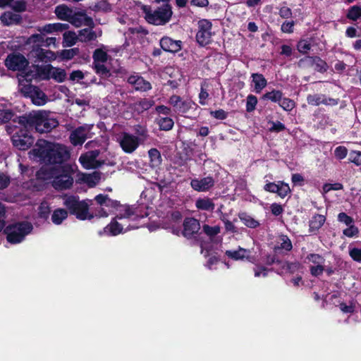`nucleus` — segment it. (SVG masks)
I'll return each mask as SVG.
<instances>
[{
	"instance_id": "f257e3e1",
	"label": "nucleus",
	"mask_w": 361,
	"mask_h": 361,
	"mask_svg": "<svg viewBox=\"0 0 361 361\" xmlns=\"http://www.w3.org/2000/svg\"><path fill=\"white\" fill-rule=\"evenodd\" d=\"M49 114L44 110L32 111L18 116V123L25 128H35L39 133H49L59 124Z\"/></svg>"
},
{
	"instance_id": "f03ea898",
	"label": "nucleus",
	"mask_w": 361,
	"mask_h": 361,
	"mask_svg": "<svg viewBox=\"0 0 361 361\" xmlns=\"http://www.w3.org/2000/svg\"><path fill=\"white\" fill-rule=\"evenodd\" d=\"M36 155L47 164H60L68 160L70 153L66 146L57 144L47 142L44 146L37 149Z\"/></svg>"
},
{
	"instance_id": "7ed1b4c3",
	"label": "nucleus",
	"mask_w": 361,
	"mask_h": 361,
	"mask_svg": "<svg viewBox=\"0 0 361 361\" xmlns=\"http://www.w3.org/2000/svg\"><path fill=\"white\" fill-rule=\"evenodd\" d=\"M204 175L202 178H193L190 181V185L194 190L197 192H207L214 187L215 182L218 180L220 166L212 161H205L203 164Z\"/></svg>"
},
{
	"instance_id": "20e7f679",
	"label": "nucleus",
	"mask_w": 361,
	"mask_h": 361,
	"mask_svg": "<svg viewBox=\"0 0 361 361\" xmlns=\"http://www.w3.org/2000/svg\"><path fill=\"white\" fill-rule=\"evenodd\" d=\"M141 10L145 15L146 21L154 25H164L168 23L173 16L171 4L161 5L152 10L149 5H142Z\"/></svg>"
},
{
	"instance_id": "39448f33",
	"label": "nucleus",
	"mask_w": 361,
	"mask_h": 361,
	"mask_svg": "<svg viewBox=\"0 0 361 361\" xmlns=\"http://www.w3.org/2000/svg\"><path fill=\"white\" fill-rule=\"evenodd\" d=\"M63 205L66 207L68 214L75 216L79 220H91L94 217L93 214L89 212L90 204L87 202L91 200L80 201L77 195H66L63 198Z\"/></svg>"
},
{
	"instance_id": "423d86ee",
	"label": "nucleus",
	"mask_w": 361,
	"mask_h": 361,
	"mask_svg": "<svg viewBox=\"0 0 361 361\" xmlns=\"http://www.w3.org/2000/svg\"><path fill=\"white\" fill-rule=\"evenodd\" d=\"M136 208L133 206H126L124 212H120L113 218L111 222L106 225L102 231H99V235H106L107 236H116L123 233V227L118 220L123 219H130L132 220H137L140 218L135 212Z\"/></svg>"
},
{
	"instance_id": "0eeeda50",
	"label": "nucleus",
	"mask_w": 361,
	"mask_h": 361,
	"mask_svg": "<svg viewBox=\"0 0 361 361\" xmlns=\"http://www.w3.org/2000/svg\"><path fill=\"white\" fill-rule=\"evenodd\" d=\"M32 229L33 226L30 222L19 221L4 226V233L9 243L18 244L21 243Z\"/></svg>"
},
{
	"instance_id": "6e6552de",
	"label": "nucleus",
	"mask_w": 361,
	"mask_h": 361,
	"mask_svg": "<svg viewBox=\"0 0 361 361\" xmlns=\"http://www.w3.org/2000/svg\"><path fill=\"white\" fill-rule=\"evenodd\" d=\"M75 168L69 164H65L56 166L54 180L51 185L56 190H64L70 189L73 185V174Z\"/></svg>"
},
{
	"instance_id": "1a4fd4ad",
	"label": "nucleus",
	"mask_w": 361,
	"mask_h": 361,
	"mask_svg": "<svg viewBox=\"0 0 361 361\" xmlns=\"http://www.w3.org/2000/svg\"><path fill=\"white\" fill-rule=\"evenodd\" d=\"M202 231L207 238V241L202 240L200 242L201 252L203 253L204 250L207 251L209 254V251L213 249L218 250L219 247H222L223 238L219 235L220 233V227L219 226H211L207 224H204L202 226Z\"/></svg>"
},
{
	"instance_id": "9d476101",
	"label": "nucleus",
	"mask_w": 361,
	"mask_h": 361,
	"mask_svg": "<svg viewBox=\"0 0 361 361\" xmlns=\"http://www.w3.org/2000/svg\"><path fill=\"white\" fill-rule=\"evenodd\" d=\"M168 103L173 107L175 113L189 117V114L192 110H196L197 105L191 99H183L178 95L173 94L169 99Z\"/></svg>"
},
{
	"instance_id": "9b49d317",
	"label": "nucleus",
	"mask_w": 361,
	"mask_h": 361,
	"mask_svg": "<svg viewBox=\"0 0 361 361\" xmlns=\"http://www.w3.org/2000/svg\"><path fill=\"white\" fill-rule=\"evenodd\" d=\"M13 146L20 150H27L34 143L35 139L27 128L20 129L11 138Z\"/></svg>"
},
{
	"instance_id": "f8f14e48",
	"label": "nucleus",
	"mask_w": 361,
	"mask_h": 361,
	"mask_svg": "<svg viewBox=\"0 0 361 361\" xmlns=\"http://www.w3.org/2000/svg\"><path fill=\"white\" fill-rule=\"evenodd\" d=\"M212 23L206 19H202L198 22V31L196 34L197 42L201 46H205L210 43L212 37Z\"/></svg>"
},
{
	"instance_id": "ddd939ff",
	"label": "nucleus",
	"mask_w": 361,
	"mask_h": 361,
	"mask_svg": "<svg viewBox=\"0 0 361 361\" xmlns=\"http://www.w3.org/2000/svg\"><path fill=\"white\" fill-rule=\"evenodd\" d=\"M29 62L27 59L21 54L11 53L9 54L6 60V67L13 71H21L25 69Z\"/></svg>"
},
{
	"instance_id": "4468645a",
	"label": "nucleus",
	"mask_w": 361,
	"mask_h": 361,
	"mask_svg": "<svg viewBox=\"0 0 361 361\" xmlns=\"http://www.w3.org/2000/svg\"><path fill=\"white\" fill-rule=\"evenodd\" d=\"M263 189L266 192L276 193L282 199L291 192L289 185L283 180H279L277 183L267 182L264 185Z\"/></svg>"
},
{
	"instance_id": "2eb2a0df",
	"label": "nucleus",
	"mask_w": 361,
	"mask_h": 361,
	"mask_svg": "<svg viewBox=\"0 0 361 361\" xmlns=\"http://www.w3.org/2000/svg\"><path fill=\"white\" fill-rule=\"evenodd\" d=\"M119 143L121 147L126 153L130 154L138 147L140 140L137 136L123 132L121 134Z\"/></svg>"
},
{
	"instance_id": "dca6fc26",
	"label": "nucleus",
	"mask_w": 361,
	"mask_h": 361,
	"mask_svg": "<svg viewBox=\"0 0 361 361\" xmlns=\"http://www.w3.org/2000/svg\"><path fill=\"white\" fill-rule=\"evenodd\" d=\"M94 200L98 205L107 207L109 209L118 210L119 213L124 212L125 207L126 206L121 204L119 201L112 200L109 197L108 195L104 194H99L96 195L94 198ZM109 212H111V210H109Z\"/></svg>"
},
{
	"instance_id": "f3484780",
	"label": "nucleus",
	"mask_w": 361,
	"mask_h": 361,
	"mask_svg": "<svg viewBox=\"0 0 361 361\" xmlns=\"http://www.w3.org/2000/svg\"><path fill=\"white\" fill-rule=\"evenodd\" d=\"M127 82L134 87L135 91L147 92L152 88L151 83L137 73L130 75Z\"/></svg>"
},
{
	"instance_id": "a211bd4d",
	"label": "nucleus",
	"mask_w": 361,
	"mask_h": 361,
	"mask_svg": "<svg viewBox=\"0 0 361 361\" xmlns=\"http://www.w3.org/2000/svg\"><path fill=\"white\" fill-rule=\"evenodd\" d=\"M161 48L166 52L177 53L181 50L183 42L175 40L170 37L164 36L159 42Z\"/></svg>"
},
{
	"instance_id": "6ab92c4d",
	"label": "nucleus",
	"mask_w": 361,
	"mask_h": 361,
	"mask_svg": "<svg viewBox=\"0 0 361 361\" xmlns=\"http://www.w3.org/2000/svg\"><path fill=\"white\" fill-rule=\"evenodd\" d=\"M200 229V224L198 220L195 218H185L183 221V231L182 233L184 237L191 238L195 234H197Z\"/></svg>"
},
{
	"instance_id": "aec40b11",
	"label": "nucleus",
	"mask_w": 361,
	"mask_h": 361,
	"mask_svg": "<svg viewBox=\"0 0 361 361\" xmlns=\"http://www.w3.org/2000/svg\"><path fill=\"white\" fill-rule=\"evenodd\" d=\"M75 27H80L82 25L92 27L94 25L93 20L91 17L87 16L84 12H77L72 13L68 21Z\"/></svg>"
},
{
	"instance_id": "412c9836",
	"label": "nucleus",
	"mask_w": 361,
	"mask_h": 361,
	"mask_svg": "<svg viewBox=\"0 0 361 361\" xmlns=\"http://www.w3.org/2000/svg\"><path fill=\"white\" fill-rule=\"evenodd\" d=\"M307 102L308 104L312 106H319L321 104L325 105H336L338 102L333 98L327 99L324 94H308L307 97Z\"/></svg>"
},
{
	"instance_id": "4be33fe9",
	"label": "nucleus",
	"mask_w": 361,
	"mask_h": 361,
	"mask_svg": "<svg viewBox=\"0 0 361 361\" xmlns=\"http://www.w3.org/2000/svg\"><path fill=\"white\" fill-rule=\"evenodd\" d=\"M56 166H42L35 174L36 178L39 180H54L55 172Z\"/></svg>"
},
{
	"instance_id": "5701e85b",
	"label": "nucleus",
	"mask_w": 361,
	"mask_h": 361,
	"mask_svg": "<svg viewBox=\"0 0 361 361\" xmlns=\"http://www.w3.org/2000/svg\"><path fill=\"white\" fill-rule=\"evenodd\" d=\"M30 97L32 103L37 106H42L47 102L46 94L38 87L33 86L30 91Z\"/></svg>"
},
{
	"instance_id": "b1692460",
	"label": "nucleus",
	"mask_w": 361,
	"mask_h": 361,
	"mask_svg": "<svg viewBox=\"0 0 361 361\" xmlns=\"http://www.w3.org/2000/svg\"><path fill=\"white\" fill-rule=\"evenodd\" d=\"M86 139L85 128L83 126L75 128L72 131L70 135V140L75 146L82 145L85 142Z\"/></svg>"
},
{
	"instance_id": "393cba45",
	"label": "nucleus",
	"mask_w": 361,
	"mask_h": 361,
	"mask_svg": "<svg viewBox=\"0 0 361 361\" xmlns=\"http://www.w3.org/2000/svg\"><path fill=\"white\" fill-rule=\"evenodd\" d=\"M326 221V216L324 215L316 214L309 221V232L315 233L317 232L324 224Z\"/></svg>"
},
{
	"instance_id": "a878e982",
	"label": "nucleus",
	"mask_w": 361,
	"mask_h": 361,
	"mask_svg": "<svg viewBox=\"0 0 361 361\" xmlns=\"http://www.w3.org/2000/svg\"><path fill=\"white\" fill-rule=\"evenodd\" d=\"M0 20L4 25H18L22 22V17L19 14L6 11L1 16Z\"/></svg>"
},
{
	"instance_id": "bb28decb",
	"label": "nucleus",
	"mask_w": 361,
	"mask_h": 361,
	"mask_svg": "<svg viewBox=\"0 0 361 361\" xmlns=\"http://www.w3.org/2000/svg\"><path fill=\"white\" fill-rule=\"evenodd\" d=\"M35 69V76L41 80H49L51 78V71L54 67L51 64L45 66L36 65L34 66Z\"/></svg>"
},
{
	"instance_id": "cd10ccee",
	"label": "nucleus",
	"mask_w": 361,
	"mask_h": 361,
	"mask_svg": "<svg viewBox=\"0 0 361 361\" xmlns=\"http://www.w3.org/2000/svg\"><path fill=\"white\" fill-rule=\"evenodd\" d=\"M250 251L249 250L239 247L237 250H227V257L234 260L247 259L251 261Z\"/></svg>"
},
{
	"instance_id": "c85d7f7f",
	"label": "nucleus",
	"mask_w": 361,
	"mask_h": 361,
	"mask_svg": "<svg viewBox=\"0 0 361 361\" xmlns=\"http://www.w3.org/2000/svg\"><path fill=\"white\" fill-rule=\"evenodd\" d=\"M99 154V150H92L87 153L82 154L79 158V161L85 169H90L92 162L98 157Z\"/></svg>"
},
{
	"instance_id": "c756f323",
	"label": "nucleus",
	"mask_w": 361,
	"mask_h": 361,
	"mask_svg": "<svg viewBox=\"0 0 361 361\" xmlns=\"http://www.w3.org/2000/svg\"><path fill=\"white\" fill-rule=\"evenodd\" d=\"M40 47H37L32 49L33 53H35V56L42 62H47L49 61L53 60L55 58L54 53L50 50H45Z\"/></svg>"
},
{
	"instance_id": "7c9ffc66",
	"label": "nucleus",
	"mask_w": 361,
	"mask_h": 361,
	"mask_svg": "<svg viewBox=\"0 0 361 361\" xmlns=\"http://www.w3.org/2000/svg\"><path fill=\"white\" fill-rule=\"evenodd\" d=\"M212 90V85L206 80L201 83L200 92L199 93V103L201 105H206L208 104L209 98V92Z\"/></svg>"
},
{
	"instance_id": "2f4dec72",
	"label": "nucleus",
	"mask_w": 361,
	"mask_h": 361,
	"mask_svg": "<svg viewBox=\"0 0 361 361\" xmlns=\"http://www.w3.org/2000/svg\"><path fill=\"white\" fill-rule=\"evenodd\" d=\"M281 243L279 245H275L273 248L274 252L279 254L281 250L290 252L293 249V245L290 239L286 235H281L279 236Z\"/></svg>"
},
{
	"instance_id": "473e14b6",
	"label": "nucleus",
	"mask_w": 361,
	"mask_h": 361,
	"mask_svg": "<svg viewBox=\"0 0 361 361\" xmlns=\"http://www.w3.org/2000/svg\"><path fill=\"white\" fill-rule=\"evenodd\" d=\"M97 37L96 32L91 28H84L78 31V38L82 42H88L94 40Z\"/></svg>"
},
{
	"instance_id": "72a5a7b5",
	"label": "nucleus",
	"mask_w": 361,
	"mask_h": 361,
	"mask_svg": "<svg viewBox=\"0 0 361 361\" xmlns=\"http://www.w3.org/2000/svg\"><path fill=\"white\" fill-rule=\"evenodd\" d=\"M55 13L58 18L62 20L69 21L73 11L66 5H60L56 7Z\"/></svg>"
},
{
	"instance_id": "f704fd0d",
	"label": "nucleus",
	"mask_w": 361,
	"mask_h": 361,
	"mask_svg": "<svg viewBox=\"0 0 361 361\" xmlns=\"http://www.w3.org/2000/svg\"><path fill=\"white\" fill-rule=\"evenodd\" d=\"M221 247H219L218 250L213 249L211 251H209V254L207 253L206 250H204V252L202 254L204 255L205 257H209L207 264L209 269H212V267L214 264H216L221 259V255L219 253V251H220L221 253L223 251L221 250Z\"/></svg>"
},
{
	"instance_id": "c9c22d12",
	"label": "nucleus",
	"mask_w": 361,
	"mask_h": 361,
	"mask_svg": "<svg viewBox=\"0 0 361 361\" xmlns=\"http://www.w3.org/2000/svg\"><path fill=\"white\" fill-rule=\"evenodd\" d=\"M252 77V82L255 84V90L257 93H259L267 86V80L264 75L260 73H253Z\"/></svg>"
},
{
	"instance_id": "e433bc0d",
	"label": "nucleus",
	"mask_w": 361,
	"mask_h": 361,
	"mask_svg": "<svg viewBox=\"0 0 361 361\" xmlns=\"http://www.w3.org/2000/svg\"><path fill=\"white\" fill-rule=\"evenodd\" d=\"M92 68L102 79H109L112 75L110 69L104 63H95L92 65Z\"/></svg>"
},
{
	"instance_id": "4c0bfd02",
	"label": "nucleus",
	"mask_w": 361,
	"mask_h": 361,
	"mask_svg": "<svg viewBox=\"0 0 361 361\" xmlns=\"http://www.w3.org/2000/svg\"><path fill=\"white\" fill-rule=\"evenodd\" d=\"M68 217V211L66 209L59 208L54 211L51 221L56 225H60Z\"/></svg>"
},
{
	"instance_id": "58836bf2",
	"label": "nucleus",
	"mask_w": 361,
	"mask_h": 361,
	"mask_svg": "<svg viewBox=\"0 0 361 361\" xmlns=\"http://www.w3.org/2000/svg\"><path fill=\"white\" fill-rule=\"evenodd\" d=\"M238 216L240 221L247 226L251 228H256L259 226L258 221L255 220L246 212L239 213Z\"/></svg>"
},
{
	"instance_id": "ea45409f",
	"label": "nucleus",
	"mask_w": 361,
	"mask_h": 361,
	"mask_svg": "<svg viewBox=\"0 0 361 361\" xmlns=\"http://www.w3.org/2000/svg\"><path fill=\"white\" fill-rule=\"evenodd\" d=\"M195 206L198 209L204 211H213L214 204L209 198H199L196 200Z\"/></svg>"
},
{
	"instance_id": "a19ab883",
	"label": "nucleus",
	"mask_w": 361,
	"mask_h": 361,
	"mask_svg": "<svg viewBox=\"0 0 361 361\" xmlns=\"http://www.w3.org/2000/svg\"><path fill=\"white\" fill-rule=\"evenodd\" d=\"M283 95V94L281 90L274 89L270 92H266L262 96V99L264 100H270L272 102L279 104V102L281 101Z\"/></svg>"
},
{
	"instance_id": "79ce46f5",
	"label": "nucleus",
	"mask_w": 361,
	"mask_h": 361,
	"mask_svg": "<svg viewBox=\"0 0 361 361\" xmlns=\"http://www.w3.org/2000/svg\"><path fill=\"white\" fill-rule=\"evenodd\" d=\"M157 123L158 124L159 129L164 131L171 130L174 126L173 120L168 116L157 118Z\"/></svg>"
},
{
	"instance_id": "37998d69",
	"label": "nucleus",
	"mask_w": 361,
	"mask_h": 361,
	"mask_svg": "<svg viewBox=\"0 0 361 361\" xmlns=\"http://www.w3.org/2000/svg\"><path fill=\"white\" fill-rule=\"evenodd\" d=\"M150 159V165L152 167L159 166L162 161L160 152L156 148H152L148 152Z\"/></svg>"
},
{
	"instance_id": "c03bdc74",
	"label": "nucleus",
	"mask_w": 361,
	"mask_h": 361,
	"mask_svg": "<svg viewBox=\"0 0 361 361\" xmlns=\"http://www.w3.org/2000/svg\"><path fill=\"white\" fill-rule=\"evenodd\" d=\"M108 54L102 49H96L92 54L93 63H104L108 60Z\"/></svg>"
},
{
	"instance_id": "a18cd8bd",
	"label": "nucleus",
	"mask_w": 361,
	"mask_h": 361,
	"mask_svg": "<svg viewBox=\"0 0 361 361\" xmlns=\"http://www.w3.org/2000/svg\"><path fill=\"white\" fill-rule=\"evenodd\" d=\"M346 18L353 21H357L361 18V5H354L348 9Z\"/></svg>"
},
{
	"instance_id": "49530a36",
	"label": "nucleus",
	"mask_w": 361,
	"mask_h": 361,
	"mask_svg": "<svg viewBox=\"0 0 361 361\" xmlns=\"http://www.w3.org/2000/svg\"><path fill=\"white\" fill-rule=\"evenodd\" d=\"M44 37L45 35L42 32L39 34H33L28 37L27 43L32 44L33 49L42 47Z\"/></svg>"
},
{
	"instance_id": "de8ad7c7",
	"label": "nucleus",
	"mask_w": 361,
	"mask_h": 361,
	"mask_svg": "<svg viewBox=\"0 0 361 361\" xmlns=\"http://www.w3.org/2000/svg\"><path fill=\"white\" fill-rule=\"evenodd\" d=\"M314 61V69L315 71L324 73H326L329 68L327 63L318 56H315Z\"/></svg>"
},
{
	"instance_id": "09e8293b",
	"label": "nucleus",
	"mask_w": 361,
	"mask_h": 361,
	"mask_svg": "<svg viewBox=\"0 0 361 361\" xmlns=\"http://www.w3.org/2000/svg\"><path fill=\"white\" fill-rule=\"evenodd\" d=\"M281 266L283 269H285L288 273L291 274L298 272L300 269H302V265L298 262H283Z\"/></svg>"
},
{
	"instance_id": "8fccbe9b",
	"label": "nucleus",
	"mask_w": 361,
	"mask_h": 361,
	"mask_svg": "<svg viewBox=\"0 0 361 361\" xmlns=\"http://www.w3.org/2000/svg\"><path fill=\"white\" fill-rule=\"evenodd\" d=\"M51 78H53L57 82H63L66 78V71L59 68H54L51 71Z\"/></svg>"
},
{
	"instance_id": "3c124183",
	"label": "nucleus",
	"mask_w": 361,
	"mask_h": 361,
	"mask_svg": "<svg viewBox=\"0 0 361 361\" xmlns=\"http://www.w3.org/2000/svg\"><path fill=\"white\" fill-rule=\"evenodd\" d=\"M262 261L267 266H271L274 264L281 265L283 263V261L278 257V254L275 252L274 254L266 255L263 257Z\"/></svg>"
},
{
	"instance_id": "603ef678",
	"label": "nucleus",
	"mask_w": 361,
	"mask_h": 361,
	"mask_svg": "<svg viewBox=\"0 0 361 361\" xmlns=\"http://www.w3.org/2000/svg\"><path fill=\"white\" fill-rule=\"evenodd\" d=\"M77 39H78V36L75 35L74 32L68 31L65 32L63 34V42L66 44L65 47H72L75 43Z\"/></svg>"
},
{
	"instance_id": "864d4df0",
	"label": "nucleus",
	"mask_w": 361,
	"mask_h": 361,
	"mask_svg": "<svg viewBox=\"0 0 361 361\" xmlns=\"http://www.w3.org/2000/svg\"><path fill=\"white\" fill-rule=\"evenodd\" d=\"M312 48V44L307 39H300L297 44L298 51L302 54H307Z\"/></svg>"
},
{
	"instance_id": "5fc2aeb1",
	"label": "nucleus",
	"mask_w": 361,
	"mask_h": 361,
	"mask_svg": "<svg viewBox=\"0 0 361 361\" xmlns=\"http://www.w3.org/2000/svg\"><path fill=\"white\" fill-rule=\"evenodd\" d=\"M279 105L286 111H292L295 106V102L287 97H282L281 101L279 102Z\"/></svg>"
},
{
	"instance_id": "6e6d98bb",
	"label": "nucleus",
	"mask_w": 361,
	"mask_h": 361,
	"mask_svg": "<svg viewBox=\"0 0 361 361\" xmlns=\"http://www.w3.org/2000/svg\"><path fill=\"white\" fill-rule=\"evenodd\" d=\"M13 116L14 113L11 109H0V123H8Z\"/></svg>"
},
{
	"instance_id": "4d7b16f0",
	"label": "nucleus",
	"mask_w": 361,
	"mask_h": 361,
	"mask_svg": "<svg viewBox=\"0 0 361 361\" xmlns=\"http://www.w3.org/2000/svg\"><path fill=\"white\" fill-rule=\"evenodd\" d=\"M79 54L78 48H73L70 49H63L61 53V57L63 60H71L75 56Z\"/></svg>"
},
{
	"instance_id": "13d9d810",
	"label": "nucleus",
	"mask_w": 361,
	"mask_h": 361,
	"mask_svg": "<svg viewBox=\"0 0 361 361\" xmlns=\"http://www.w3.org/2000/svg\"><path fill=\"white\" fill-rule=\"evenodd\" d=\"M257 104V97L253 95V94H249L247 97L246 111L247 112L253 111L255 109V108H256Z\"/></svg>"
},
{
	"instance_id": "bf43d9fd",
	"label": "nucleus",
	"mask_w": 361,
	"mask_h": 361,
	"mask_svg": "<svg viewBox=\"0 0 361 361\" xmlns=\"http://www.w3.org/2000/svg\"><path fill=\"white\" fill-rule=\"evenodd\" d=\"M315 56H305L300 59L298 61V66L300 67H313Z\"/></svg>"
},
{
	"instance_id": "052dcab7",
	"label": "nucleus",
	"mask_w": 361,
	"mask_h": 361,
	"mask_svg": "<svg viewBox=\"0 0 361 361\" xmlns=\"http://www.w3.org/2000/svg\"><path fill=\"white\" fill-rule=\"evenodd\" d=\"M343 233L344 235L348 238H353L358 235L359 230L358 228L354 225V224H352L343 231Z\"/></svg>"
},
{
	"instance_id": "680f3d73",
	"label": "nucleus",
	"mask_w": 361,
	"mask_h": 361,
	"mask_svg": "<svg viewBox=\"0 0 361 361\" xmlns=\"http://www.w3.org/2000/svg\"><path fill=\"white\" fill-rule=\"evenodd\" d=\"M271 269L267 268L263 265L256 264L255 267L254 268L255 276L259 277L260 276H262L264 277H266L268 275L269 271Z\"/></svg>"
},
{
	"instance_id": "e2e57ef3",
	"label": "nucleus",
	"mask_w": 361,
	"mask_h": 361,
	"mask_svg": "<svg viewBox=\"0 0 361 361\" xmlns=\"http://www.w3.org/2000/svg\"><path fill=\"white\" fill-rule=\"evenodd\" d=\"M154 104V102L149 99H142L137 104V106L142 111H147Z\"/></svg>"
},
{
	"instance_id": "0e129e2a",
	"label": "nucleus",
	"mask_w": 361,
	"mask_h": 361,
	"mask_svg": "<svg viewBox=\"0 0 361 361\" xmlns=\"http://www.w3.org/2000/svg\"><path fill=\"white\" fill-rule=\"evenodd\" d=\"M349 161L354 163L356 166L361 165V152L352 151L349 154Z\"/></svg>"
},
{
	"instance_id": "69168bd1",
	"label": "nucleus",
	"mask_w": 361,
	"mask_h": 361,
	"mask_svg": "<svg viewBox=\"0 0 361 361\" xmlns=\"http://www.w3.org/2000/svg\"><path fill=\"white\" fill-rule=\"evenodd\" d=\"M338 221L345 224L346 226L354 224L353 218L348 216L345 212H341L338 214Z\"/></svg>"
},
{
	"instance_id": "338daca9",
	"label": "nucleus",
	"mask_w": 361,
	"mask_h": 361,
	"mask_svg": "<svg viewBox=\"0 0 361 361\" xmlns=\"http://www.w3.org/2000/svg\"><path fill=\"white\" fill-rule=\"evenodd\" d=\"M348 154V149L345 146H338L334 150V155L338 159H343Z\"/></svg>"
},
{
	"instance_id": "774afa93",
	"label": "nucleus",
	"mask_w": 361,
	"mask_h": 361,
	"mask_svg": "<svg viewBox=\"0 0 361 361\" xmlns=\"http://www.w3.org/2000/svg\"><path fill=\"white\" fill-rule=\"evenodd\" d=\"M350 257L357 262H361V249L353 247L349 250Z\"/></svg>"
}]
</instances>
